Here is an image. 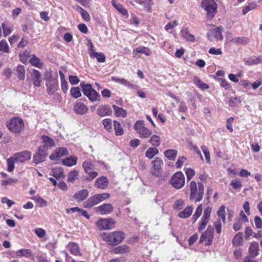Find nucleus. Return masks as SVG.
<instances>
[{"instance_id":"obj_1","label":"nucleus","mask_w":262,"mask_h":262,"mask_svg":"<svg viewBox=\"0 0 262 262\" xmlns=\"http://www.w3.org/2000/svg\"><path fill=\"white\" fill-rule=\"evenodd\" d=\"M190 200L195 203L200 202L204 196V186L202 182L196 183L192 181L190 183Z\"/></svg>"},{"instance_id":"obj_2","label":"nucleus","mask_w":262,"mask_h":262,"mask_svg":"<svg viewBox=\"0 0 262 262\" xmlns=\"http://www.w3.org/2000/svg\"><path fill=\"white\" fill-rule=\"evenodd\" d=\"M102 239L108 245L116 246L121 243L125 238V233L121 231H115L110 233H103Z\"/></svg>"},{"instance_id":"obj_3","label":"nucleus","mask_w":262,"mask_h":262,"mask_svg":"<svg viewBox=\"0 0 262 262\" xmlns=\"http://www.w3.org/2000/svg\"><path fill=\"white\" fill-rule=\"evenodd\" d=\"M46 80L47 93L52 95L58 90V82L57 78L53 77L51 72H47L45 76Z\"/></svg>"},{"instance_id":"obj_4","label":"nucleus","mask_w":262,"mask_h":262,"mask_svg":"<svg viewBox=\"0 0 262 262\" xmlns=\"http://www.w3.org/2000/svg\"><path fill=\"white\" fill-rule=\"evenodd\" d=\"M6 125L11 132L15 134L20 133L23 131L25 126L23 120L18 117L12 118L6 123Z\"/></svg>"},{"instance_id":"obj_5","label":"nucleus","mask_w":262,"mask_h":262,"mask_svg":"<svg viewBox=\"0 0 262 262\" xmlns=\"http://www.w3.org/2000/svg\"><path fill=\"white\" fill-rule=\"evenodd\" d=\"M202 7L207 12V18L208 19H212L217 12V4L214 0H203L202 2Z\"/></svg>"},{"instance_id":"obj_6","label":"nucleus","mask_w":262,"mask_h":262,"mask_svg":"<svg viewBox=\"0 0 262 262\" xmlns=\"http://www.w3.org/2000/svg\"><path fill=\"white\" fill-rule=\"evenodd\" d=\"M170 184L176 189L182 188L185 184V177L182 172H176L171 178Z\"/></svg>"},{"instance_id":"obj_7","label":"nucleus","mask_w":262,"mask_h":262,"mask_svg":"<svg viewBox=\"0 0 262 262\" xmlns=\"http://www.w3.org/2000/svg\"><path fill=\"white\" fill-rule=\"evenodd\" d=\"M134 128L141 138H148L152 133L148 128L144 126V123L142 120L137 121L134 125Z\"/></svg>"},{"instance_id":"obj_8","label":"nucleus","mask_w":262,"mask_h":262,"mask_svg":"<svg viewBox=\"0 0 262 262\" xmlns=\"http://www.w3.org/2000/svg\"><path fill=\"white\" fill-rule=\"evenodd\" d=\"M214 227L208 226L206 230L203 232L200 238V243L206 242V246L211 245L214 237Z\"/></svg>"},{"instance_id":"obj_9","label":"nucleus","mask_w":262,"mask_h":262,"mask_svg":"<svg viewBox=\"0 0 262 262\" xmlns=\"http://www.w3.org/2000/svg\"><path fill=\"white\" fill-rule=\"evenodd\" d=\"M152 166L150 169L151 173L156 177H160L162 174V166L163 165V161L160 158L156 157L152 161Z\"/></svg>"},{"instance_id":"obj_10","label":"nucleus","mask_w":262,"mask_h":262,"mask_svg":"<svg viewBox=\"0 0 262 262\" xmlns=\"http://www.w3.org/2000/svg\"><path fill=\"white\" fill-rule=\"evenodd\" d=\"M115 221L112 218L100 219L96 222V225L100 230L111 229L114 227Z\"/></svg>"},{"instance_id":"obj_11","label":"nucleus","mask_w":262,"mask_h":262,"mask_svg":"<svg viewBox=\"0 0 262 262\" xmlns=\"http://www.w3.org/2000/svg\"><path fill=\"white\" fill-rule=\"evenodd\" d=\"M82 166L85 172L89 175V177L86 179L87 180L92 181L98 176V172L94 171V165L91 162L89 161H84Z\"/></svg>"},{"instance_id":"obj_12","label":"nucleus","mask_w":262,"mask_h":262,"mask_svg":"<svg viewBox=\"0 0 262 262\" xmlns=\"http://www.w3.org/2000/svg\"><path fill=\"white\" fill-rule=\"evenodd\" d=\"M48 155L47 149L43 147H39L38 151L33 156V162L36 164L43 162Z\"/></svg>"},{"instance_id":"obj_13","label":"nucleus","mask_w":262,"mask_h":262,"mask_svg":"<svg viewBox=\"0 0 262 262\" xmlns=\"http://www.w3.org/2000/svg\"><path fill=\"white\" fill-rule=\"evenodd\" d=\"M15 161L19 163H24L30 160L31 152L28 150H24L14 155Z\"/></svg>"},{"instance_id":"obj_14","label":"nucleus","mask_w":262,"mask_h":262,"mask_svg":"<svg viewBox=\"0 0 262 262\" xmlns=\"http://www.w3.org/2000/svg\"><path fill=\"white\" fill-rule=\"evenodd\" d=\"M223 27L220 26L215 29H211L207 33L208 38L209 40H212V37H214L218 40H222L223 39L222 35Z\"/></svg>"},{"instance_id":"obj_15","label":"nucleus","mask_w":262,"mask_h":262,"mask_svg":"<svg viewBox=\"0 0 262 262\" xmlns=\"http://www.w3.org/2000/svg\"><path fill=\"white\" fill-rule=\"evenodd\" d=\"M68 154V150L64 147H59L50 156L51 160H56L58 158L66 156Z\"/></svg>"},{"instance_id":"obj_16","label":"nucleus","mask_w":262,"mask_h":262,"mask_svg":"<svg viewBox=\"0 0 262 262\" xmlns=\"http://www.w3.org/2000/svg\"><path fill=\"white\" fill-rule=\"evenodd\" d=\"M31 79L35 86L39 87L42 81L41 73L36 70L34 69L31 74Z\"/></svg>"},{"instance_id":"obj_17","label":"nucleus","mask_w":262,"mask_h":262,"mask_svg":"<svg viewBox=\"0 0 262 262\" xmlns=\"http://www.w3.org/2000/svg\"><path fill=\"white\" fill-rule=\"evenodd\" d=\"M95 210L101 215L107 214L113 210V207L110 204H104L95 208Z\"/></svg>"},{"instance_id":"obj_18","label":"nucleus","mask_w":262,"mask_h":262,"mask_svg":"<svg viewBox=\"0 0 262 262\" xmlns=\"http://www.w3.org/2000/svg\"><path fill=\"white\" fill-rule=\"evenodd\" d=\"M97 113L98 115L100 117H104L111 115L112 113V111L111 107L108 105H103L98 108Z\"/></svg>"},{"instance_id":"obj_19","label":"nucleus","mask_w":262,"mask_h":262,"mask_svg":"<svg viewBox=\"0 0 262 262\" xmlns=\"http://www.w3.org/2000/svg\"><path fill=\"white\" fill-rule=\"evenodd\" d=\"M101 202L100 198L98 194L90 197L84 202V207L86 208H90Z\"/></svg>"},{"instance_id":"obj_20","label":"nucleus","mask_w":262,"mask_h":262,"mask_svg":"<svg viewBox=\"0 0 262 262\" xmlns=\"http://www.w3.org/2000/svg\"><path fill=\"white\" fill-rule=\"evenodd\" d=\"M112 80L117 83L126 86L129 89H137V86L130 83L124 78H120L116 77H112Z\"/></svg>"},{"instance_id":"obj_21","label":"nucleus","mask_w":262,"mask_h":262,"mask_svg":"<svg viewBox=\"0 0 262 262\" xmlns=\"http://www.w3.org/2000/svg\"><path fill=\"white\" fill-rule=\"evenodd\" d=\"M108 181L106 177H101L98 178L95 183V186L100 189H104L108 185Z\"/></svg>"},{"instance_id":"obj_22","label":"nucleus","mask_w":262,"mask_h":262,"mask_svg":"<svg viewBox=\"0 0 262 262\" xmlns=\"http://www.w3.org/2000/svg\"><path fill=\"white\" fill-rule=\"evenodd\" d=\"M259 245L257 242H252L249 247V253L250 256L255 257L258 254Z\"/></svg>"},{"instance_id":"obj_23","label":"nucleus","mask_w":262,"mask_h":262,"mask_svg":"<svg viewBox=\"0 0 262 262\" xmlns=\"http://www.w3.org/2000/svg\"><path fill=\"white\" fill-rule=\"evenodd\" d=\"M74 110L78 114H85L88 110L87 106L83 103L77 102L74 105Z\"/></svg>"},{"instance_id":"obj_24","label":"nucleus","mask_w":262,"mask_h":262,"mask_svg":"<svg viewBox=\"0 0 262 262\" xmlns=\"http://www.w3.org/2000/svg\"><path fill=\"white\" fill-rule=\"evenodd\" d=\"M41 139L42 140L43 145L40 147H43L47 150L48 148H52L55 146L54 141L49 136H42Z\"/></svg>"},{"instance_id":"obj_25","label":"nucleus","mask_w":262,"mask_h":262,"mask_svg":"<svg viewBox=\"0 0 262 262\" xmlns=\"http://www.w3.org/2000/svg\"><path fill=\"white\" fill-rule=\"evenodd\" d=\"M89 195V192L86 189H82L74 194V198L78 202L85 200Z\"/></svg>"},{"instance_id":"obj_26","label":"nucleus","mask_w":262,"mask_h":262,"mask_svg":"<svg viewBox=\"0 0 262 262\" xmlns=\"http://www.w3.org/2000/svg\"><path fill=\"white\" fill-rule=\"evenodd\" d=\"M129 247L126 245H122L117 246L113 249V252L115 254H124L130 251Z\"/></svg>"},{"instance_id":"obj_27","label":"nucleus","mask_w":262,"mask_h":262,"mask_svg":"<svg viewBox=\"0 0 262 262\" xmlns=\"http://www.w3.org/2000/svg\"><path fill=\"white\" fill-rule=\"evenodd\" d=\"M230 42L236 46L245 45L249 42V39L244 36L233 38L230 40Z\"/></svg>"},{"instance_id":"obj_28","label":"nucleus","mask_w":262,"mask_h":262,"mask_svg":"<svg viewBox=\"0 0 262 262\" xmlns=\"http://www.w3.org/2000/svg\"><path fill=\"white\" fill-rule=\"evenodd\" d=\"M137 53L143 54L146 56H149L151 54V51L148 48L143 46L139 47L134 50L133 53L135 56L137 55Z\"/></svg>"},{"instance_id":"obj_29","label":"nucleus","mask_w":262,"mask_h":262,"mask_svg":"<svg viewBox=\"0 0 262 262\" xmlns=\"http://www.w3.org/2000/svg\"><path fill=\"white\" fill-rule=\"evenodd\" d=\"M243 233L238 232L233 237L232 239V244L234 246H239L243 245Z\"/></svg>"},{"instance_id":"obj_30","label":"nucleus","mask_w":262,"mask_h":262,"mask_svg":"<svg viewBox=\"0 0 262 262\" xmlns=\"http://www.w3.org/2000/svg\"><path fill=\"white\" fill-rule=\"evenodd\" d=\"M192 206H188L183 211L179 213L178 216L182 219H186L189 217L192 212Z\"/></svg>"},{"instance_id":"obj_31","label":"nucleus","mask_w":262,"mask_h":262,"mask_svg":"<svg viewBox=\"0 0 262 262\" xmlns=\"http://www.w3.org/2000/svg\"><path fill=\"white\" fill-rule=\"evenodd\" d=\"M77 158L76 156H71L62 160L63 165L70 167L76 164Z\"/></svg>"},{"instance_id":"obj_32","label":"nucleus","mask_w":262,"mask_h":262,"mask_svg":"<svg viewBox=\"0 0 262 262\" xmlns=\"http://www.w3.org/2000/svg\"><path fill=\"white\" fill-rule=\"evenodd\" d=\"M193 81L195 85L197 86L199 89L203 90L208 89L209 86L207 84L203 82L200 79L196 76H194L193 78Z\"/></svg>"},{"instance_id":"obj_33","label":"nucleus","mask_w":262,"mask_h":262,"mask_svg":"<svg viewBox=\"0 0 262 262\" xmlns=\"http://www.w3.org/2000/svg\"><path fill=\"white\" fill-rule=\"evenodd\" d=\"M112 107L117 116L123 118L126 116L127 112L126 110L115 105H113Z\"/></svg>"},{"instance_id":"obj_34","label":"nucleus","mask_w":262,"mask_h":262,"mask_svg":"<svg viewBox=\"0 0 262 262\" xmlns=\"http://www.w3.org/2000/svg\"><path fill=\"white\" fill-rule=\"evenodd\" d=\"M159 153V150L154 147H150L147 149L145 152V156L149 159H152Z\"/></svg>"},{"instance_id":"obj_35","label":"nucleus","mask_w":262,"mask_h":262,"mask_svg":"<svg viewBox=\"0 0 262 262\" xmlns=\"http://www.w3.org/2000/svg\"><path fill=\"white\" fill-rule=\"evenodd\" d=\"M16 254L18 257H30L32 255L31 250L27 249H23L16 251Z\"/></svg>"},{"instance_id":"obj_36","label":"nucleus","mask_w":262,"mask_h":262,"mask_svg":"<svg viewBox=\"0 0 262 262\" xmlns=\"http://www.w3.org/2000/svg\"><path fill=\"white\" fill-rule=\"evenodd\" d=\"M114 127L116 136H121L123 134L124 130L118 121L116 120L114 121Z\"/></svg>"},{"instance_id":"obj_37","label":"nucleus","mask_w":262,"mask_h":262,"mask_svg":"<svg viewBox=\"0 0 262 262\" xmlns=\"http://www.w3.org/2000/svg\"><path fill=\"white\" fill-rule=\"evenodd\" d=\"M68 248L72 254L75 255H80L79 247L76 244L74 243H70L68 245Z\"/></svg>"},{"instance_id":"obj_38","label":"nucleus","mask_w":262,"mask_h":262,"mask_svg":"<svg viewBox=\"0 0 262 262\" xmlns=\"http://www.w3.org/2000/svg\"><path fill=\"white\" fill-rule=\"evenodd\" d=\"M112 3L113 6L123 15H125L127 14V10L124 9L122 6L120 4L118 3L116 0H112Z\"/></svg>"},{"instance_id":"obj_39","label":"nucleus","mask_w":262,"mask_h":262,"mask_svg":"<svg viewBox=\"0 0 262 262\" xmlns=\"http://www.w3.org/2000/svg\"><path fill=\"white\" fill-rule=\"evenodd\" d=\"M80 86L82 88L83 93L84 95L87 96L91 93L94 89L92 88L91 84H85L84 82L80 83Z\"/></svg>"},{"instance_id":"obj_40","label":"nucleus","mask_w":262,"mask_h":262,"mask_svg":"<svg viewBox=\"0 0 262 262\" xmlns=\"http://www.w3.org/2000/svg\"><path fill=\"white\" fill-rule=\"evenodd\" d=\"M177 150L175 149H167L164 152V155L170 160H174L177 155Z\"/></svg>"},{"instance_id":"obj_41","label":"nucleus","mask_w":262,"mask_h":262,"mask_svg":"<svg viewBox=\"0 0 262 262\" xmlns=\"http://www.w3.org/2000/svg\"><path fill=\"white\" fill-rule=\"evenodd\" d=\"M16 75H17L19 80H23L25 79V70L23 66L19 65L18 66H17L16 70Z\"/></svg>"},{"instance_id":"obj_42","label":"nucleus","mask_w":262,"mask_h":262,"mask_svg":"<svg viewBox=\"0 0 262 262\" xmlns=\"http://www.w3.org/2000/svg\"><path fill=\"white\" fill-rule=\"evenodd\" d=\"M182 34L183 37L186 39L187 41L190 42H194L195 40V37L194 35L189 33L187 29H183L182 30Z\"/></svg>"},{"instance_id":"obj_43","label":"nucleus","mask_w":262,"mask_h":262,"mask_svg":"<svg viewBox=\"0 0 262 262\" xmlns=\"http://www.w3.org/2000/svg\"><path fill=\"white\" fill-rule=\"evenodd\" d=\"M148 141L154 147L156 148L159 146L161 143L160 137L157 135H154L151 137Z\"/></svg>"},{"instance_id":"obj_44","label":"nucleus","mask_w":262,"mask_h":262,"mask_svg":"<svg viewBox=\"0 0 262 262\" xmlns=\"http://www.w3.org/2000/svg\"><path fill=\"white\" fill-rule=\"evenodd\" d=\"M91 57L92 58H96L97 61L99 62H104L105 61V56L102 52H95Z\"/></svg>"},{"instance_id":"obj_45","label":"nucleus","mask_w":262,"mask_h":262,"mask_svg":"<svg viewBox=\"0 0 262 262\" xmlns=\"http://www.w3.org/2000/svg\"><path fill=\"white\" fill-rule=\"evenodd\" d=\"M90 101H95L99 100L100 95L95 90H93L89 95L86 96Z\"/></svg>"},{"instance_id":"obj_46","label":"nucleus","mask_w":262,"mask_h":262,"mask_svg":"<svg viewBox=\"0 0 262 262\" xmlns=\"http://www.w3.org/2000/svg\"><path fill=\"white\" fill-rule=\"evenodd\" d=\"M53 176L58 179L61 178H64L63 171L61 168H55L53 169Z\"/></svg>"},{"instance_id":"obj_47","label":"nucleus","mask_w":262,"mask_h":262,"mask_svg":"<svg viewBox=\"0 0 262 262\" xmlns=\"http://www.w3.org/2000/svg\"><path fill=\"white\" fill-rule=\"evenodd\" d=\"M230 185L235 190H239L242 187V184L238 179H234L231 181Z\"/></svg>"},{"instance_id":"obj_48","label":"nucleus","mask_w":262,"mask_h":262,"mask_svg":"<svg viewBox=\"0 0 262 262\" xmlns=\"http://www.w3.org/2000/svg\"><path fill=\"white\" fill-rule=\"evenodd\" d=\"M102 124L104 128L108 132L112 130V120L111 119H105L102 121Z\"/></svg>"},{"instance_id":"obj_49","label":"nucleus","mask_w":262,"mask_h":262,"mask_svg":"<svg viewBox=\"0 0 262 262\" xmlns=\"http://www.w3.org/2000/svg\"><path fill=\"white\" fill-rule=\"evenodd\" d=\"M260 63H262V58L260 57H255L254 58H251L250 59L247 60L246 62V63L249 66Z\"/></svg>"},{"instance_id":"obj_50","label":"nucleus","mask_w":262,"mask_h":262,"mask_svg":"<svg viewBox=\"0 0 262 262\" xmlns=\"http://www.w3.org/2000/svg\"><path fill=\"white\" fill-rule=\"evenodd\" d=\"M15 160L14 159V156L13 157H10L8 158L7 160V165H8V171L9 172L12 171L14 169V162Z\"/></svg>"},{"instance_id":"obj_51","label":"nucleus","mask_w":262,"mask_h":262,"mask_svg":"<svg viewBox=\"0 0 262 262\" xmlns=\"http://www.w3.org/2000/svg\"><path fill=\"white\" fill-rule=\"evenodd\" d=\"M71 96L74 98H78L81 96V92L78 87L72 88L70 90Z\"/></svg>"},{"instance_id":"obj_52","label":"nucleus","mask_w":262,"mask_h":262,"mask_svg":"<svg viewBox=\"0 0 262 262\" xmlns=\"http://www.w3.org/2000/svg\"><path fill=\"white\" fill-rule=\"evenodd\" d=\"M0 51L4 53H8L9 52L8 44L5 40H2L0 41Z\"/></svg>"},{"instance_id":"obj_53","label":"nucleus","mask_w":262,"mask_h":262,"mask_svg":"<svg viewBox=\"0 0 262 262\" xmlns=\"http://www.w3.org/2000/svg\"><path fill=\"white\" fill-rule=\"evenodd\" d=\"M78 176V172L77 170H73L71 171L68 174V181L70 182H73L77 178Z\"/></svg>"},{"instance_id":"obj_54","label":"nucleus","mask_w":262,"mask_h":262,"mask_svg":"<svg viewBox=\"0 0 262 262\" xmlns=\"http://www.w3.org/2000/svg\"><path fill=\"white\" fill-rule=\"evenodd\" d=\"M78 11L80 13L81 16L83 19L86 21L90 20V16L86 10L81 7H79Z\"/></svg>"},{"instance_id":"obj_55","label":"nucleus","mask_w":262,"mask_h":262,"mask_svg":"<svg viewBox=\"0 0 262 262\" xmlns=\"http://www.w3.org/2000/svg\"><path fill=\"white\" fill-rule=\"evenodd\" d=\"M31 64L37 68H40L41 64L40 63V60L35 55H32L31 59H30Z\"/></svg>"},{"instance_id":"obj_56","label":"nucleus","mask_w":262,"mask_h":262,"mask_svg":"<svg viewBox=\"0 0 262 262\" xmlns=\"http://www.w3.org/2000/svg\"><path fill=\"white\" fill-rule=\"evenodd\" d=\"M257 7V5L255 3H250L248 6L245 7L243 9V14L245 15L250 10L255 9Z\"/></svg>"},{"instance_id":"obj_57","label":"nucleus","mask_w":262,"mask_h":262,"mask_svg":"<svg viewBox=\"0 0 262 262\" xmlns=\"http://www.w3.org/2000/svg\"><path fill=\"white\" fill-rule=\"evenodd\" d=\"M1 28L3 29L4 36L5 37L8 36L12 32L10 27L4 23H2Z\"/></svg>"},{"instance_id":"obj_58","label":"nucleus","mask_w":262,"mask_h":262,"mask_svg":"<svg viewBox=\"0 0 262 262\" xmlns=\"http://www.w3.org/2000/svg\"><path fill=\"white\" fill-rule=\"evenodd\" d=\"M225 207L224 205L221 206L217 212V215L221 218L223 222L225 221Z\"/></svg>"},{"instance_id":"obj_59","label":"nucleus","mask_w":262,"mask_h":262,"mask_svg":"<svg viewBox=\"0 0 262 262\" xmlns=\"http://www.w3.org/2000/svg\"><path fill=\"white\" fill-rule=\"evenodd\" d=\"M201 149L204 154V156L205 157V159H206L207 162L208 163H210V152H209L207 147L205 145H202L201 146Z\"/></svg>"},{"instance_id":"obj_60","label":"nucleus","mask_w":262,"mask_h":262,"mask_svg":"<svg viewBox=\"0 0 262 262\" xmlns=\"http://www.w3.org/2000/svg\"><path fill=\"white\" fill-rule=\"evenodd\" d=\"M185 173L188 181L190 180L195 174L194 170L190 168H186L185 169Z\"/></svg>"},{"instance_id":"obj_61","label":"nucleus","mask_w":262,"mask_h":262,"mask_svg":"<svg viewBox=\"0 0 262 262\" xmlns=\"http://www.w3.org/2000/svg\"><path fill=\"white\" fill-rule=\"evenodd\" d=\"M212 211V209L210 207H207L204 211L203 215L202 218L207 220L209 221V217L210 216L211 212Z\"/></svg>"},{"instance_id":"obj_62","label":"nucleus","mask_w":262,"mask_h":262,"mask_svg":"<svg viewBox=\"0 0 262 262\" xmlns=\"http://www.w3.org/2000/svg\"><path fill=\"white\" fill-rule=\"evenodd\" d=\"M184 202L182 200H178L175 202L173 204V208L177 210H180L184 205Z\"/></svg>"},{"instance_id":"obj_63","label":"nucleus","mask_w":262,"mask_h":262,"mask_svg":"<svg viewBox=\"0 0 262 262\" xmlns=\"http://www.w3.org/2000/svg\"><path fill=\"white\" fill-rule=\"evenodd\" d=\"M208 222V220L202 218L201 222L198 227V230L200 232L204 230L205 227L206 226Z\"/></svg>"},{"instance_id":"obj_64","label":"nucleus","mask_w":262,"mask_h":262,"mask_svg":"<svg viewBox=\"0 0 262 262\" xmlns=\"http://www.w3.org/2000/svg\"><path fill=\"white\" fill-rule=\"evenodd\" d=\"M70 82L72 85L77 84L80 81L79 79L76 76L71 75L69 77Z\"/></svg>"}]
</instances>
